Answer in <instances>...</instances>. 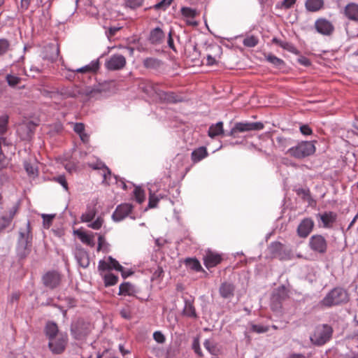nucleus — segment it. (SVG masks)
Segmentation results:
<instances>
[{"mask_svg":"<svg viewBox=\"0 0 358 358\" xmlns=\"http://www.w3.org/2000/svg\"><path fill=\"white\" fill-rule=\"evenodd\" d=\"M348 292L341 287L331 289L320 301V304L324 307H331L345 303L348 301Z\"/></svg>","mask_w":358,"mask_h":358,"instance_id":"1","label":"nucleus"},{"mask_svg":"<svg viewBox=\"0 0 358 358\" xmlns=\"http://www.w3.org/2000/svg\"><path fill=\"white\" fill-rule=\"evenodd\" d=\"M98 92L97 90L90 87L69 86L61 89L60 94L64 98H76L82 96H94Z\"/></svg>","mask_w":358,"mask_h":358,"instance_id":"2","label":"nucleus"},{"mask_svg":"<svg viewBox=\"0 0 358 358\" xmlns=\"http://www.w3.org/2000/svg\"><path fill=\"white\" fill-rule=\"evenodd\" d=\"M332 328L327 324L319 325L310 336V340L313 345H322L325 344L332 336Z\"/></svg>","mask_w":358,"mask_h":358,"instance_id":"3","label":"nucleus"},{"mask_svg":"<svg viewBox=\"0 0 358 358\" xmlns=\"http://www.w3.org/2000/svg\"><path fill=\"white\" fill-rule=\"evenodd\" d=\"M315 152L314 144L310 141H302L297 145L290 148L286 153L296 159H301L313 155Z\"/></svg>","mask_w":358,"mask_h":358,"instance_id":"4","label":"nucleus"},{"mask_svg":"<svg viewBox=\"0 0 358 358\" xmlns=\"http://www.w3.org/2000/svg\"><path fill=\"white\" fill-rule=\"evenodd\" d=\"M308 247L315 253L324 255L327 252L328 242L322 235L315 234L309 238Z\"/></svg>","mask_w":358,"mask_h":358,"instance_id":"5","label":"nucleus"},{"mask_svg":"<svg viewBox=\"0 0 358 358\" xmlns=\"http://www.w3.org/2000/svg\"><path fill=\"white\" fill-rule=\"evenodd\" d=\"M264 128V124L260 122H236L229 133V136L234 138L238 137V133L259 131Z\"/></svg>","mask_w":358,"mask_h":358,"instance_id":"6","label":"nucleus"},{"mask_svg":"<svg viewBox=\"0 0 358 358\" xmlns=\"http://www.w3.org/2000/svg\"><path fill=\"white\" fill-rule=\"evenodd\" d=\"M91 326L89 323L78 320L72 324L71 331L76 340L84 339L90 332Z\"/></svg>","mask_w":358,"mask_h":358,"instance_id":"7","label":"nucleus"},{"mask_svg":"<svg viewBox=\"0 0 358 358\" xmlns=\"http://www.w3.org/2000/svg\"><path fill=\"white\" fill-rule=\"evenodd\" d=\"M314 27L317 33L326 36H331L335 31L333 23L324 17L317 19L315 22Z\"/></svg>","mask_w":358,"mask_h":358,"instance_id":"8","label":"nucleus"},{"mask_svg":"<svg viewBox=\"0 0 358 358\" xmlns=\"http://www.w3.org/2000/svg\"><path fill=\"white\" fill-rule=\"evenodd\" d=\"M49 348L54 354L62 353L66 346L68 337L66 334H59L56 337L49 340Z\"/></svg>","mask_w":358,"mask_h":358,"instance_id":"9","label":"nucleus"},{"mask_svg":"<svg viewBox=\"0 0 358 358\" xmlns=\"http://www.w3.org/2000/svg\"><path fill=\"white\" fill-rule=\"evenodd\" d=\"M43 282L44 285L49 289L56 288L61 282V275L55 271H48L43 276Z\"/></svg>","mask_w":358,"mask_h":358,"instance_id":"10","label":"nucleus"},{"mask_svg":"<svg viewBox=\"0 0 358 358\" xmlns=\"http://www.w3.org/2000/svg\"><path fill=\"white\" fill-rule=\"evenodd\" d=\"M126 65L125 57L119 54L111 55L106 62V66L108 69L116 71L122 69Z\"/></svg>","mask_w":358,"mask_h":358,"instance_id":"11","label":"nucleus"},{"mask_svg":"<svg viewBox=\"0 0 358 358\" xmlns=\"http://www.w3.org/2000/svg\"><path fill=\"white\" fill-rule=\"evenodd\" d=\"M132 206L129 203H123L117 206L112 215V218L115 222L124 220L131 212Z\"/></svg>","mask_w":358,"mask_h":358,"instance_id":"12","label":"nucleus"},{"mask_svg":"<svg viewBox=\"0 0 358 358\" xmlns=\"http://www.w3.org/2000/svg\"><path fill=\"white\" fill-rule=\"evenodd\" d=\"M314 227V222L311 218L303 219L297 227V234L301 238H306Z\"/></svg>","mask_w":358,"mask_h":358,"instance_id":"13","label":"nucleus"},{"mask_svg":"<svg viewBox=\"0 0 358 358\" xmlns=\"http://www.w3.org/2000/svg\"><path fill=\"white\" fill-rule=\"evenodd\" d=\"M204 264L206 268H213L220 263L222 258L219 254L208 250L203 257Z\"/></svg>","mask_w":358,"mask_h":358,"instance_id":"14","label":"nucleus"},{"mask_svg":"<svg viewBox=\"0 0 358 358\" xmlns=\"http://www.w3.org/2000/svg\"><path fill=\"white\" fill-rule=\"evenodd\" d=\"M317 217L320 218L323 224V227L331 228L336 220L337 215L334 212L329 211L324 212L322 214H318Z\"/></svg>","mask_w":358,"mask_h":358,"instance_id":"15","label":"nucleus"},{"mask_svg":"<svg viewBox=\"0 0 358 358\" xmlns=\"http://www.w3.org/2000/svg\"><path fill=\"white\" fill-rule=\"evenodd\" d=\"M344 15L350 20L358 22V4L350 3L343 10Z\"/></svg>","mask_w":358,"mask_h":358,"instance_id":"16","label":"nucleus"},{"mask_svg":"<svg viewBox=\"0 0 358 358\" xmlns=\"http://www.w3.org/2000/svg\"><path fill=\"white\" fill-rule=\"evenodd\" d=\"M32 234L29 221H27L24 227L20 228L19 231V237L17 242L31 243Z\"/></svg>","mask_w":358,"mask_h":358,"instance_id":"17","label":"nucleus"},{"mask_svg":"<svg viewBox=\"0 0 358 358\" xmlns=\"http://www.w3.org/2000/svg\"><path fill=\"white\" fill-rule=\"evenodd\" d=\"M234 290L235 287L233 284L225 282L221 284L219 292L222 298L229 299L234 296Z\"/></svg>","mask_w":358,"mask_h":358,"instance_id":"18","label":"nucleus"},{"mask_svg":"<svg viewBox=\"0 0 358 358\" xmlns=\"http://www.w3.org/2000/svg\"><path fill=\"white\" fill-rule=\"evenodd\" d=\"M59 50L57 44H50L45 48L44 57L51 62L57 59Z\"/></svg>","mask_w":358,"mask_h":358,"instance_id":"19","label":"nucleus"},{"mask_svg":"<svg viewBox=\"0 0 358 358\" xmlns=\"http://www.w3.org/2000/svg\"><path fill=\"white\" fill-rule=\"evenodd\" d=\"M99 62L97 60L96 61H92L89 64L83 66L81 68L76 69L75 70L71 71L72 73H94L96 72L99 69Z\"/></svg>","mask_w":358,"mask_h":358,"instance_id":"20","label":"nucleus"},{"mask_svg":"<svg viewBox=\"0 0 358 358\" xmlns=\"http://www.w3.org/2000/svg\"><path fill=\"white\" fill-rule=\"evenodd\" d=\"M31 243L17 242L16 252L17 256L21 258H25L31 251Z\"/></svg>","mask_w":358,"mask_h":358,"instance_id":"21","label":"nucleus"},{"mask_svg":"<svg viewBox=\"0 0 358 358\" xmlns=\"http://www.w3.org/2000/svg\"><path fill=\"white\" fill-rule=\"evenodd\" d=\"M165 37L164 33L163 31L157 27L151 31L150 34V41L152 43L159 44L161 43Z\"/></svg>","mask_w":358,"mask_h":358,"instance_id":"22","label":"nucleus"},{"mask_svg":"<svg viewBox=\"0 0 358 358\" xmlns=\"http://www.w3.org/2000/svg\"><path fill=\"white\" fill-rule=\"evenodd\" d=\"M324 4V0H306L305 6L308 11L317 12L323 8Z\"/></svg>","mask_w":358,"mask_h":358,"instance_id":"23","label":"nucleus"},{"mask_svg":"<svg viewBox=\"0 0 358 358\" xmlns=\"http://www.w3.org/2000/svg\"><path fill=\"white\" fill-rule=\"evenodd\" d=\"M208 152L205 147H200L194 150L191 155L192 160L196 163L207 157Z\"/></svg>","mask_w":358,"mask_h":358,"instance_id":"24","label":"nucleus"},{"mask_svg":"<svg viewBox=\"0 0 358 358\" xmlns=\"http://www.w3.org/2000/svg\"><path fill=\"white\" fill-rule=\"evenodd\" d=\"M24 168L29 176L35 178L38 176V168L35 162L24 161Z\"/></svg>","mask_w":358,"mask_h":358,"instance_id":"25","label":"nucleus"},{"mask_svg":"<svg viewBox=\"0 0 358 358\" xmlns=\"http://www.w3.org/2000/svg\"><path fill=\"white\" fill-rule=\"evenodd\" d=\"M140 88L148 95L152 96L157 93V86L150 81L143 82L140 84Z\"/></svg>","mask_w":358,"mask_h":358,"instance_id":"26","label":"nucleus"},{"mask_svg":"<svg viewBox=\"0 0 358 358\" xmlns=\"http://www.w3.org/2000/svg\"><path fill=\"white\" fill-rule=\"evenodd\" d=\"M76 258L79 265L83 268H87L90 264V259L87 253L84 250L78 251L76 255Z\"/></svg>","mask_w":358,"mask_h":358,"instance_id":"27","label":"nucleus"},{"mask_svg":"<svg viewBox=\"0 0 358 358\" xmlns=\"http://www.w3.org/2000/svg\"><path fill=\"white\" fill-rule=\"evenodd\" d=\"M213 50L215 54L212 55L210 53L207 54L206 59H207V65L212 66L216 64L217 62V56L219 55L221 52V47L219 45H214L210 48Z\"/></svg>","mask_w":358,"mask_h":358,"instance_id":"28","label":"nucleus"},{"mask_svg":"<svg viewBox=\"0 0 358 358\" xmlns=\"http://www.w3.org/2000/svg\"><path fill=\"white\" fill-rule=\"evenodd\" d=\"M183 314L185 316L189 317H196V313L195 308L193 306V302L191 300L185 299V307L183 309Z\"/></svg>","mask_w":358,"mask_h":358,"instance_id":"29","label":"nucleus"},{"mask_svg":"<svg viewBox=\"0 0 358 358\" xmlns=\"http://www.w3.org/2000/svg\"><path fill=\"white\" fill-rule=\"evenodd\" d=\"M223 123L222 122H219L209 127L208 136L211 138H214L215 136L223 134Z\"/></svg>","mask_w":358,"mask_h":358,"instance_id":"30","label":"nucleus"},{"mask_svg":"<svg viewBox=\"0 0 358 358\" xmlns=\"http://www.w3.org/2000/svg\"><path fill=\"white\" fill-rule=\"evenodd\" d=\"M45 334L49 340L58 336L59 334L58 333V327L57 324L54 322L47 323L45 327Z\"/></svg>","mask_w":358,"mask_h":358,"instance_id":"31","label":"nucleus"},{"mask_svg":"<svg viewBox=\"0 0 358 358\" xmlns=\"http://www.w3.org/2000/svg\"><path fill=\"white\" fill-rule=\"evenodd\" d=\"M75 233L78 235V238L83 243L91 247H93L95 243L92 235H89L85 232L80 231H76Z\"/></svg>","mask_w":358,"mask_h":358,"instance_id":"32","label":"nucleus"},{"mask_svg":"<svg viewBox=\"0 0 358 358\" xmlns=\"http://www.w3.org/2000/svg\"><path fill=\"white\" fill-rule=\"evenodd\" d=\"M282 244L278 242L272 243L268 248V250L272 257L279 259H282V256L280 254V251L282 250Z\"/></svg>","mask_w":358,"mask_h":358,"instance_id":"33","label":"nucleus"},{"mask_svg":"<svg viewBox=\"0 0 358 358\" xmlns=\"http://www.w3.org/2000/svg\"><path fill=\"white\" fill-rule=\"evenodd\" d=\"M8 85L11 87H15L21 83V78L14 74L13 72L8 73L5 78Z\"/></svg>","mask_w":358,"mask_h":358,"instance_id":"34","label":"nucleus"},{"mask_svg":"<svg viewBox=\"0 0 358 358\" xmlns=\"http://www.w3.org/2000/svg\"><path fill=\"white\" fill-rule=\"evenodd\" d=\"M96 210L94 207H89L87 208V211L82 215L81 220L83 222H90L93 220L94 217L96 216Z\"/></svg>","mask_w":358,"mask_h":358,"instance_id":"35","label":"nucleus"},{"mask_svg":"<svg viewBox=\"0 0 358 358\" xmlns=\"http://www.w3.org/2000/svg\"><path fill=\"white\" fill-rule=\"evenodd\" d=\"M266 60L279 69L285 67L284 61L273 55H268L266 57Z\"/></svg>","mask_w":358,"mask_h":358,"instance_id":"36","label":"nucleus"},{"mask_svg":"<svg viewBox=\"0 0 358 358\" xmlns=\"http://www.w3.org/2000/svg\"><path fill=\"white\" fill-rule=\"evenodd\" d=\"M94 169H99L102 171V176L103 180H106L108 176H110V171L102 162H99L96 164L90 165Z\"/></svg>","mask_w":358,"mask_h":358,"instance_id":"37","label":"nucleus"},{"mask_svg":"<svg viewBox=\"0 0 358 358\" xmlns=\"http://www.w3.org/2000/svg\"><path fill=\"white\" fill-rule=\"evenodd\" d=\"M259 43V39L253 35L247 36L243 41V44L248 48H253Z\"/></svg>","mask_w":358,"mask_h":358,"instance_id":"38","label":"nucleus"},{"mask_svg":"<svg viewBox=\"0 0 358 358\" xmlns=\"http://www.w3.org/2000/svg\"><path fill=\"white\" fill-rule=\"evenodd\" d=\"M185 264L192 270L199 271L202 269L200 262L196 259H187Z\"/></svg>","mask_w":358,"mask_h":358,"instance_id":"39","label":"nucleus"},{"mask_svg":"<svg viewBox=\"0 0 358 358\" xmlns=\"http://www.w3.org/2000/svg\"><path fill=\"white\" fill-rule=\"evenodd\" d=\"M108 260L109 261V265L110 266V269H115L117 271H121L122 275L124 278L127 277L129 275L125 274L123 271V267L118 263V262L113 259L112 257H108Z\"/></svg>","mask_w":358,"mask_h":358,"instance_id":"40","label":"nucleus"},{"mask_svg":"<svg viewBox=\"0 0 358 358\" xmlns=\"http://www.w3.org/2000/svg\"><path fill=\"white\" fill-rule=\"evenodd\" d=\"M148 350L157 357H161L164 354V350L157 345L149 344L148 345Z\"/></svg>","mask_w":358,"mask_h":358,"instance_id":"41","label":"nucleus"},{"mask_svg":"<svg viewBox=\"0 0 358 358\" xmlns=\"http://www.w3.org/2000/svg\"><path fill=\"white\" fill-rule=\"evenodd\" d=\"M143 64L146 68L157 69L160 66V61L155 58L149 57L144 60Z\"/></svg>","mask_w":358,"mask_h":358,"instance_id":"42","label":"nucleus"},{"mask_svg":"<svg viewBox=\"0 0 358 358\" xmlns=\"http://www.w3.org/2000/svg\"><path fill=\"white\" fill-rule=\"evenodd\" d=\"M133 291L132 285L129 282L122 283L119 287V294L124 295H130Z\"/></svg>","mask_w":358,"mask_h":358,"instance_id":"43","label":"nucleus"},{"mask_svg":"<svg viewBox=\"0 0 358 358\" xmlns=\"http://www.w3.org/2000/svg\"><path fill=\"white\" fill-rule=\"evenodd\" d=\"M181 13L186 18H194L198 14L196 10L188 7L182 8Z\"/></svg>","mask_w":358,"mask_h":358,"instance_id":"44","label":"nucleus"},{"mask_svg":"<svg viewBox=\"0 0 358 358\" xmlns=\"http://www.w3.org/2000/svg\"><path fill=\"white\" fill-rule=\"evenodd\" d=\"M118 278L113 273H108L104 275L106 286H112L117 282Z\"/></svg>","mask_w":358,"mask_h":358,"instance_id":"45","label":"nucleus"},{"mask_svg":"<svg viewBox=\"0 0 358 358\" xmlns=\"http://www.w3.org/2000/svg\"><path fill=\"white\" fill-rule=\"evenodd\" d=\"M43 227L48 229L52 224V220L55 217V214H42Z\"/></svg>","mask_w":358,"mask_h":358,"instance_id":"46","label":"nucleus"},{"mask_svg":"<svg viewBox=\"0 0 358 358\" xmlns=\"http://www.w3.org/2000/svg\"><path fill=\"white\" fill-rule=\"evenodd\" d=\"M134 193L136 201L139 203L143 202V201L145 200V194L144 191L142 189H141L140 187H136Z\"/></svg>","mask_w":358,"mask_h":358,"instance_id":"47","label":"nucleus"},{"mask_svg":"<svg viewBox=\"0 0 358 358\" xmlns=\"http://www.w3.org/2000/svg\"><path fill=\"white\" fill-rule=\"evenodd\" d=\"M11 224V221L6 216L0 217V233L7 229Z\"/></svg>","mask_w":358,"mask_h":358,"instance_id":"48","label":"nucleus"},{"mask_svg":"<svg viewBox=\"0 0 358 358\" xmlns=\"http://www.w3.org/2000/svg\"><path fill=\"white\" fill-rule=\"evenodd\" d=\"M173 0H162L160 2L156 3L153 8L155 10H166L172 3Z\"/></svg>","mask_w":358,"mask_h":358,"instance_id":"49","label":"nucleus"},{"mask_svg":"<svg viewBox=\"0 0 358 358\" xmlns=\"http://www.w3.org/2000/svg\"><path fill=\"white\" fill-rule=\"evenodd\" d=\"M144 0H126V6L131 9H135L143 5Z\"/></svg>","mask_w":358,"mask_h":358,"instance_id":"50","label":"nucleus"},{"mask_svg":"<svg viewBox=\"0 0 358 358\" xmlns=\"http://www.w3.org/2000/svg\"><path fill=\"white\" fill-rule=\"evenodd\" d=\"M8 121V117L7 115L0 117V135L3 134L6 131Z\"/></svg>","mask_w":358,"mask_h":358,"instance_id":"51","label":"nucleus"},{"mask_svg":"<svg viewBox=\"0 0 358 358\" xmlns=\"http://www.w3.org/2000/svg\"><path fill=\"white\" fill-rule=\"evenodd\" d=\"M108 243H106L104 237L102 235H99L98 238V247L97 251L103 250L105 251L108 248Z\"/></svg>","mask_w":358,"mask_h":358,"instance_id":"52","label":"nucleus"},{"mask_svg":"<svg viewBox=\"0 0 358 358\" xmlns=\"http://www.w3.org/2000/svg\"><path fill=\"white\" fill-rule=\"evenodd\" d=\"M10 43L6 39H0V56L4 55L8 50Z\"/></svg>","mask_w":358,"mask_h":358,"instance_id":"53","label":"nucleus"},{"mask_svg":"<svg viewBox=\"0 0 358 358\" xmlns=\"http://www.w3.org/2000/svg\"><path fill=\"white\" fill-rule=\"evenodd\" d=\"M203 345L205 348L210 353V354H215V346L214 343L210 340L206 339Z\"/></svg>","mask_w":358,"mask_h":358,"instance_id":"54","label":"nucleus"},{"mask_svg":"<svg viewBox=\"0 0 358 358\" xmlns=\"http://www.w3.org/2000/svg\"><path fill=\"white\" fill-rule=\"evenodd\" d=\"M103 222V220L101 217H97L96 220L94 222H90L88 224V227H90L93 229H99L101 227Z\"/></svg>","mask_w":358,"mask_h":358,"instance_id":"55","label":"nucleus"},{"mask_svg":"<svg viewBox=\"0 0 358 358\" xmlns=\"http://www.w3.org/2000/svg\"><path fill=\"white\" fill-rule=\"evenodd\" d=\"M18 210V208L16 206H12L6 215H3V216H6L8 219H9L11 222L13 219L14 218L15 215H16L17 212Z\"/></svg>","mask_w":358,"mask_h":358,"instance_id":"56","label":"nucleus"},{"mask_svg":"<svg viewBox=\"0 0 358 358\" xmlns=\"http://www.w3.org/2000/svg\"><path fill=\"white\" fill-rule=\"evenodd\" d=\"M192 349L194 352L197 354L199 357H203V354L200 348L199 341L198 338H194L192 343Z\"/></svg>","mask_w":358,"mask_h":358,"instance_id":"57","label":"nucleus"},{"mask_svg":"<svg viewBox=\"0 0 358 358\" xmlns=\"http://www.w3.org/2000/svg\"><path fill=\"white\" fill-rule=\"evenodd\" d=\"M98 269H99V271H101L110 270V266L109 265V261L108 260H107V261L100 260L99 262Z\"/></svg>","mask_w":358,"mask_h":358,"instance_id":"58","label":"nucleus"},{"mask_svg":"<svg viewBox=\"0 0 358 358\" xmlns=\"http://www.w3.org/2000/svg\"><path fill=\"white\" fill-rule=\"evenodd\" d=\"M159 198L154 194H150L148 206L150 208H155L159 201Z\"/></svg>","mask_w":358,"mask_h":358,"instance_id":"59","label":"nucleus"},{"mask_svg":"<svg viewBox=\"0 0 358 358\" xmlns=\"http://www.w3.org/2000/svg\"><path fill=\"white\" fill-rule=\"evenodd\" d=\"M273 41L278 43L282 48L286 49L290 52H293L295 49L294 47L289 43L278 41L277 39L274 38Z\"/></svg>","mask_w":358,"mask_h":358,"instance_id":"60","label":"nucleus"},{"mask_svg":"<svg viewBox=\"0 0 358 358\" xmlns=\"http://www.w3.org/2000/svg\"><path fill=\"white\" fill-rule=\"evenodd\" d=\"M153 338L158 343H163L165 341V337L161 331H155L153 334Z\"/></svg>","mask_w":358,"mask_h":358,"instance_id":"61","label":"nucleus"},{"mask_svg":"<svg viewBox=\"0 0 358 358\" xmlns=\"http://www.w3.org/2000/svg\"><path fill=\"white\" fill-rule=\"evenodd\" d=\"M268 329V328L267 327H264L261 325L253 324L252 326V330L259 334L266 332Z\"/></svg>","mask_w":358,"mask_h":358,"instance_id":"62","label":"nucleus"},{"mask_svg":"<svg viewBox=\"0 0 358 358\" xmlns=\"http://www.w3.org/2000/svg\"><path fill=\"white\" fill-rule=\"evenodd\" d=\"M73 130L78 135L81 134L85 131V125L83 123H76L73 127Z\"/></svg>","mask_w":358,"mask_h":358,"instance_id":"63","label":"nucleus"},{"mask_svg":"<svg viewBox=\"0 0 358 358\" xmlns=\"http://www.w3.org/2000/svg\"><path fill=\"white\" fill-rule=\"evenodd\" d=\"M56 181L58 182L66 190H68V184L65 178L60 176L56 178Z\"/></svg>","mask_w":358,"mask_h":358,"instance_id":"64","label":"nucleus"}]
</instances>
